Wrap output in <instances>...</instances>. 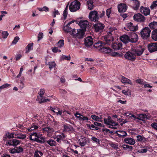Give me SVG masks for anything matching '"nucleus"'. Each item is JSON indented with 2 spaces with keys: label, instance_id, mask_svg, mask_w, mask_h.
<instances>
[{
  "label": "nucleus",
  "instance_id": "nucleus-1",
  "mask_svg": "<svg viewBox=\"0 0 157 157\" xmlns=\"http://www.w3.org/2000/svg\"><path fill=\"white\" fill-rule=\"evenodd\" d=\"M116 28L114 27H110L108 28L107 30L108 35L104 36V39L108 44H110L114 40V38L112 36L115 34V31H116Z\"/></svg>",
  "mask_w": 157,
  "mask_h": 157
},
{
  "label": "nucleus",
  "instance_id": "nucleus-2",
  "mask_svg": "<svg viewBox=\"0 0 157 157\" xmlns=\"http://www.w3.org/2000/svg\"><path fill=\"white\" fill-rule=\"evenodd\" d=\"M104 123L108 127L116 129L118 127V124L113 121L110 117H109L108 118H105L104 120Z\"/></svg>",
  "mask_w": 157,
  "mask_h": 157
},
{
  "label": "nucleus",
  "instance_id": "nucleus-3",
  "mask_svg": "<svg viewBox=\"0 0 157 157\" xmlns=\"http://www.w3.org/2000/svg\"><path fill=\"white\" fill-rule=\"evenodd\" d=\"M71 34L73 37L76 38L81 39L83 38L85 34V31L81 29H73Z\"/></svg>",
  "mask_w": 157,
  "mask_h": 157
},
{
  "label": "nucleus",
  "instance_id": "nucleus-4",
  "mask_svg": "<svg viewBox=\"0 0 157 157\" xmlns=\"http://www.w3.org/2000/svg\"><path fill=\"white\" fill-rule=\"evenodd\" d=\"M80 3L77 0L72 2L70 4L69 8L71 12H75L78 10L80 7Z\"/></svg>",
  "mask_w": 157,
  "mask_h": 157
},
{
  "label": "nucleus",
  "instance_id": "nucleus-5",
  "mask_svg": "<svg viewBox=\"0 0 157 157\" xmlns=\"http://www.w3.org/2000/svg\"><path fill=\"white\" fill-rule=\"evenodd\" d=\"M44 93V89H41L38 93L39 96H38L36 100L40 103L49 101V100L48 99H45L43 97Z\"/></svg>",
  "mask_w": 157,
  "mask_h": 157
},
{
  "label": "nucleus",
  "instance_id": "nucleus-6",
  "mask_svg": "<svg viewBox=\"0 0 157 157\" xmlns=\"http://www.w3.org/2000/svg\"><path fill=\"white\" fill-rule=\"evenodd\" d=\"M132 49L136 56H141L143 53L145 48L143 46H139L133 48H132Z\"/></svg>",
  "mask_w": 157,
  "mask_h": 157
},
{
  "label": "nucleus",
  "instance_id": "nucleus-7",
  "mask_svg": "<svg viewBox=\"0 0 157 157\" xmlns=\"http://www.w3.org/2000/svg\"><path fill=\"white\" fill-rule=\"evenodd\" d=\"M89 18L91 21L96 22L98 21L99 16L98 12L95 10L90 11L89 14Z\"/></svg>",
  "mask_w": 157,
  "mask_h": 157
},
{
  "label": "nucleus",
  "instance_id": "nucleus-8",
  "mask_svg": "<svg viewBox=\"0 0 157 157\" xmlns=\"http://www.w3.org/2000/svg\"><path fill=\"white\" fill-rule=\"evenodd\" d=\"M151 32V30L148 27H145L140 32L141 37L144 39H147L149 37Z\"/></svg>",
  "mask_w": 157,
  "mask_h": 157
},
{
  "label": "nucleus",
  "instance_id": "nucleus-9",
  "mask_svg": "<svg viewBox=\"0 0 157 157\" xmlns=\"http://www.w3.org/2000/svg\"><path fill=\"white\" fill-rule=\"evenodd\" d=\"M124 56L126 59L132 61H134L136 58V56L132 49L131 51L126 52Z\"/></svg>",
  "mask_w": 157,
  "mask_h": 157
},
{
  "label": "nucleus",
  "instance_id": "nucleus-10",
  "mask_svg": "<svg viewBox=\"0 0 157 157\" xmlns=\"http://www.w3.org/2000/svg\"><path fill=\"white\" fill-rule=\"evenodd\" d=\"M124 29L128 31H135L138 29V26L137 25H134L132 23L130 22L127 24V27H124Z\"/></svg>",
  "mask_w": 157,
  "mask_h": 157
},
{
  "label": "nucleus",
  "instance_id": "nucleus-11",
  "mask_svg": "<svg viewBox=\"0 0 157 157\" xmlns=\"http://www.w3.org/2000/svg\"><path fill=\"white\" fill-rule=\"evenodd\" d=\"M78 23L79 25L83 30L89 27V25L88 22L86 20H82L79 22H78Z\"/></svg>",
  "mask_w": 157,
  "mask_h": 157
},
{
  "label": "nucleus",
  "instance_id": "nucleus-12",
  "mask_svg": "<svg viewBox=\"0 0 157 157\" xmlns=\"http://www.w3.org/2000/svg\"><path fill=\"white\" fill-rule=\"evenodd\" d=\"M133 18L135 21L139 22H144L145 20L144 16L140 13L135 14Z\"/></svg>",
  "mask_w": 157,
  "mask_h": 157
},
{
  "label": "nucleus",
  "instance_id": "nucleus-13",
  "mask_svg": "<svg viewBox=\"0 0 157 157\" xmlns=\"http://www.w3.org/2000/svg\"><path fill=\"white\" fill-rule=\"evenodd\" d=\"M23 151V148L21 146L10 149L9 152L11 154L19 153Z\"/></svg>",
  "mask_w": 157,
  "mask_h": 157
},
{
  "label": "nucleus",
  "instance_id": "nucleus-14",
  "mask_svg": "<svg viewBox=\"0 0 157 157\" xmlns=\"http://www.w3.org/2000/svg\"><path fill=\"white\" fill-rule=\"evenodd\" d=\"M94 26L96 32H101L103 30L105 25L101 23H98L94 24Z\"/></svg>",
  "mask_w": 157,
  "mask_h": 157
},
{
  "label": "nucleus",
  "instance_id": "nucleus-15",
  "mask_svg": "<svg viewBox=\"0 0 157 157\" xmlns=\"http://www.w3.org/2000/svg\"><path fill=\"white\" fill-rule=\"evenodd\" d=\"M129 42L132 43H135L138 40V36L136 33L134 32H132L129 35Z\"/></svg>",
  "mask_w": 157,
  "mask_h": 157
},
{
  "label": "nucleus",
  "instance_id": "nucleus-16",
  "mask_svg": "<svg viewBox=\"0 0 157 157\" xmlns=\"http://www.w3.org/2000/svg\"><path fill=\"white\" fill-rule=\"evenodd\" d=\"M148 50L150 52L157 51V43H151L147 46Z\"/></svg>",
  "mask_w": 157,
  "mask_h": 157
},
{
  "label": "nucleus",
  "instance_id": "nucleus-17",
  "mask_svg": "<svg viewBox=\"0 0 157 157\" xmlns=\"http://www.w3.org/2000/svg\"><path fill=\"white\" fill-rule=\"evenodd\" d=\"M93 44V39L91 36H89L85 39L84 44L87 47L91 46Z\"/></svg>",
  "mask_w": 157,
  "mask_h": 157
},
{
  "label": "nucleus",
  "instance_id": "nucleus-18",
  "mask_svg": "<svg viewBox=\"0 0 157 157\" xmlns=\"http://www.w3.org/2000/svg\"><path fill=\"white\" fill-rule=\"evenodd\" d=\"M118 10L120 13L125 12L127 9L126 5L124 3L119 4L117 6Z\"/></svg>",
  "mask_w": 157,
  "mask_h": 157
},
{
  "label": "nucleus",
  "instance_id": "nucleus-19",
  "mask_svg": "<svg viewBox=\"0 0 157 157\" xmlns=\"http://www.w3.org/2000/svg\"><path fill=\"white\" fill-rule=\"evenodd\" d=\"M42 131L44 132H47L48 135L51 137L52 136V134L54 131V129L52 128L46 127L42 128Z\"/></svg>",
  "mask_w": 157,
  "mask_h": 157
},
{
  "label": "nucleus",
  "instance_id": "nucleus-20",
  "mask_svg": "<svg viewBox=\"0 0 157 157\" xmlns=\"http://www.w3.org/2000/svg\"><path fill=\"white\" fill-rule=\"evenodd\" d=\"M140 12L145 16L149 15L150 14V10L148 7H145L141 6L140 9Z\"/></svg>",
  "mask_w": 157,
  "mask_h": 157
},
{
  "label": "nucleus",
  "instance_id": "nucleus-21",
  "mask_svg": "<svg viewBox=\"0 0 157 157\" xmlns=\"http://www.w3.org/2000/svg\"><path fill=\"white\" fill-rule=\"evenodd\" d=\"M66 137V136L65 134L63 133H62L57 136L56 141L59 143H60L61 141H63V142H65L66 141V140H65Z\"/></svg>",
  "mask_w": 157,
  "mask_h": 157
},
{
  "label": "nucleus",
  "instance_id": "nucleus-22",
  "mask_svg": "<svg viewBox=\"0 0 157 157\" xmlns=\"http://www.w3.org/2000/svg\"><path fill=\"white\" fill-rule=\"evenodd\" d=\"M122 44L119 42L114 43L112 44V48L115 50H118L122 48Z\"/></svg>",
  "mask_w": 157,
  "mask_h": 157
},
{
  "label": "nucleus",
  "instance_id": "nucleus-23",
  "mask_svg": "<svg viewBox=\"0 0 157 157\" xmlns=\"http://www.w3.org/2000/svg\"><path fill=\"white\" fill-rule=\"evenodd\" d=\"M78 142L80 146L84 147L87 144V141L86 138L82 136L80 137L78 140Z\"/></svg>",
  "mask_w": 157,
  "mask_h": 157
},
{
  "label": "nucleus",
  "instance_id": "nucleus-24",
  "mask_svg": "<svg viewBox=\"0 0 157 157\" xmlns=\"http://www.w3.org/2000/svg\"><path fill=\"white\" fill-rule=\"evenodd\" d=\"M124 142L126 144L131 145H134L136 142L135 140L131 137H127L124 139Z\"/></svg>",
  "mask_w": 157,
  "mask_h": 157
},
{
  "label": "nucleus",
  "instance_id": "nucleus-25",
  "mask_svg": "<svg viewBox=\"0 0 157 157\" xmlns=\"http://www.w3.org/2000/svg\"><path fill=\"white\" fill-rule=\"evenodd\" d=\"M26 137L25 134H22L20 132H15V138L18 139L23 140Z\"/></svg>",
  "mask_w": 157,
  "mask_h": 157
},
{
  "label": "nucleus",
  "instance_id": "nucleus-26",
  "mask_svg": "<svg viewBox=\"0 0 157 157\" xmlns=\"http://www.w3.org/2000/svg\"><path fill=\"white\" fill-rule=\"evenodd\" d=\"M29 139L32 141H36L38 142L40 141L39 139V136L36 132L33 133L30 135Z\"/></svg>",
  "mask_w": 157,
  "mask_h": 157
},
{
  "label": "nucleus",
  "instance_id": "nucleus-27",
  "mask_svg": "<svg viewBox=\"0 0 157 157\" xmlns=\"http://www.w3.org/2000/svg\"><path fill=\"white\" fill-rule=\"evenodd\" d=\"M129 36L126 35H124L120 37V40L125 44L129 42Z\"/></svg>",
  "mask_w": 157,
  "mask_h": 157
},
{
  "label": "nucleus",
  "instance_id": "nucleus-28",
  "mask_svg": "<svg viewBox=\"0 0 157 157\" xmlns=\"http://www.w3.org/2000/svg\"><path fill=\"white\" fill-rule=\"evenodd\" d=\"M121 81L124 84H125L126 83H128L130 85L132 84V82L130 80L122 76H121Z\"/></svg>",
  "mask_w": 157,
  "mask_h": 157
},
{
  "label": "nucleus",
  "instance_id": "nucleus-29",
  "mask_svg": "<svg viewBox=\"0 0 157 157\" xmlns=\"http://www.w3.org/2000/svg\"><path fill=\"white\" fill-rule=\"evenodd\" d=\"M116 133L119 137H123L127 136V134L126 132L122 130L116 131Z\"/></svg>",
  "mask_w": 157,
  "mask_h": 157
},
{
  "label": "nucleus",
  "instance_id": "nucleus-30",
  "mask_svg": "<svg viewBox=\"0 0 157 157\" xmlns=\"http://www.w3.org/2000/svg\"><path fill=\"white\" fill-rule=\"evenodd\" d=\"M133 8L135 10L138 9L140 6V2L137 0H133Z\"/></svg>",
  "mask_w": 157,
  "mask_h": 157
},
{
  "label": "nucleus",
  "instance_id": "nucleus-31",
  "mask_svg": "<svg viewBox=\"0 0 157 157\" xmlns=\"http://www.w3.org/2000/svg\"><path fill=\"white\" fill-rule=\"evenodd\" d=\"M46 142L51 147L55 146H56L57 144L56 141L51 139H50L47 140Z\"/></svg>",
  "mask_w": 157,
  "mask_h": 157
},
{
  "label": "nucleus",
  "instance_id": "nucleus-32",
  "mask_svg": "<svg viewBox=\"0 0 157 157\" xmlns=\"http://www.w3.org/2000/svg\"><path fill=\"white\" fill-rule=\"evenodd\" d=\"M63 29L64 32L66 33H70L72 32L73 29L71 28L70 26L67 25H64L63 27Z\"/></svg>",
  "mask_w": 157,
  "mask_h": 157
},
{
  "label": "nucleus",
  "instance_id": "nucleus-33",
  "mask_svg": "<svg viewBox=\"0 0 157 157\" xmlns=\"http://www.w3.org/2000/svg\"><path fill=\"white\" fill-rule=\"evenodd\" d=\"M33 43L29 44L26 48V53L29 52L30 51L33 49Z\"/></svg>",
  "mask_w": 157,
  "mask_h": 157
},
{
  "label": "nucleus",
  "instance_id": "nucleus-34",
  "mask_svg": "<svg viewBox=\"0 0 157 157\" xmlns=\"http://www.w3.org/2000/svg\"><path fill=\"white\" fill-rule=\"evenodd\" d=\"M87 4L88 9L91 10L93 9L94 5L93 4V0H88Z\"/></svg>",
  "mask_w": 157,
  "mask_h": 157
},
{
  "label": "nucleus",
  "instance_id": "nucleus-35",
  "mask_svg": "<svg viewBox=\"0 0 157 157\" xmlns=\"http://www.w3.org/2000/svg\"><path fill=\"white\" fill-rule=\"evenodd\" d=\"M151 37L154 40L157 41V29H154L152 32Z\"/></svg>",
  "mask_w": 157,
  "mask_h": 157
},
{
  "label": "nucleus",
  "instance_id": "nucleus-36",
  "mask_svg": "<svg viewBox=\"0 0 157 157\" xmlns=\"http://www.w3.org/2000/svg\"><path fill=\"white\" fill-rule=\"evenodd\" d=\"M102 51L106 53H109L111 52V49L109 48L104 47V46L102 48H101Z\"/></svg>",
  "mask_w": 157,
  "mask_h": 157
},
{
  "label": "nucleus",
  "instance_id": "nucleus-37",
  "mask_svg": "<svg viewBox=\"0 0 157 157\" xmlns=\"http://www.w3.org/2000/svg\"><path fill=\"white\" fill-rule=\"evenodd\" d=\"M122 92L123 94L126 96H131V90L128 89L126 90H122Z\"/></svg>",
  "mask_w": 157,
  "mask_h": 157
},
{
  "label": "nucleus",
  "instance_id": "nucleus-38",
  "mask_svg": "<svg viewBox=\"0 0 157 157\" xmlns=\"http://www.w3.org/2000/svg\"><path fill=\"white\" fill-rule=\"evenodd\" d=\"M105 44H107L105 41V42H103L102 41H98L96 43H95V44L96 46V47H101V48L104 47V45H105Z\"/></svg>",
  "mask_w": 157,
  "mask_h": 157
},
{
  "label": "nucleus",
  "instance_id": "nucleus-39",
  "mask_svg": "<svg viewBox=\"0 0 157 157\" xmlns=\"http://www.w3.org/2000/svg\"><path fill=\"white\" fill-rule=\"evenodd\" d=\"M43 155V152L38 150H36L34 153V157H41Z\"/></svg>",
  "mask_w": 157,
  "mask_h": 157
},
{
  "label": "nucleus",
  "instance_id": "nucleus-40",
  "mask_svg": "<svg viewBox=\"0 0 157 157\" xmlns=\"http://www.w3.org/2000/svg\"><path fill=\"white\" fill-rule=\"evenodd\" d=\"M149 27L151 29H157V22H153L150 23L149 24Z\"/></svg>",
  "mask_w": 157,
  "mask_h": 157
},
{
  "label": "nucleus",
  "instance_id": "nucleus-41",
  "mask_svg": "<svg viewBox=\"0 0 157 157\" xmlns=\"http://www.w3.org/2000/svg\"><path fill=\"white\" fill-rule=\"evenodd\" d=\"M68 4L67 5L65 9L64 10L63 12V19L64 20L66 19L67 16V10H68Z\"/></svg>",
  "mask_w": 157,
  "mask_h": 157
},
{
  "label": "nucleus",
  "instance_id": "nucleus-42",
  "mask_svg": "<svg viewBox=\"0 0 157 157\" xmlns=\"http://www.w3.org/2000/svg\"><path fill=\"white\" fill-rule=\"evenodd\" d=\"M47 65L48 66L50 70H51L56 66V64L54 61L49 62L48 63Z\"/></svg>",
  "mask_w": 157,
  "mask_h": 157
},
{
  "label": "nucleus",
  "instance_id": "nucleus-43",
  "mask_svg": "<svg viewBox=\"0 0 157 157\" xmlns=\"http://www.w3.org/2000/svg\"><path fill=\"white\" fill-rule=\"evenodd\" d=\"M33 117L35 118V120L38 121L39 124H41L42 121V118L40 116L38 115H34Z\"/></svg>",
  "mask_w": 157,
  "mask_h": 157
},
{
  "label": "nucleus",
  "instance_id": "nucleus-44",
  "mask_svg": "<svg viewBox=\"0 0 157 157\" xmlns=\"http://www.w3.org/2000/svg\"><path fill=\"white\" fill-rule=\"evenodd\" d=\"M88 71L90 73L95 74L97 72V70L95 67H92L88 69Z\"/></svg>",
  "mask_w": 157,
  "mask_h": 157
},
{
  "label": "nucleus",
  "instance_id": "nucleus-45",
  "mask_svg": "<svg viewBox=\"0 0 157 157\" xmlns=\"http://www.w3.org/2000/svg\"><path fill=\"white\" fill-rule=\"evenodd\" d=\"M15 132L13 133H10L9 132H8L6 134V137L9 138L11 139L12 138H15Z\"/></svg>",
  "mask_w": 157,
  "mask_h": 157
},
{
  "label": "nucleus",
  "instance_id": "nucleus-46",
  "mask_svg": "<svg viewBox=\"0 0 157 157\" xmlns=\"http://www.w3.org/2000/svg\"><path fill=\"white\" fill-rule=\"evenodd\" d=\"M38 128V126L36 125L35 124H33L31 126V127L28 128L27 129L29 131H31L34 129H36Z\"/></svg>",
  "mask_w": 157,
  "mask_h": 157
},
{
  "label": "nucleus",
  "instance_id": "nucleus-47",
  "mask_svg": "<svg viewBox=\"0 0 157 157\" xmlns=\"http://www.w3.org/2000/svg\"><path fill=\"white\" fill-rule=\"evenodd\" d=\"M72 129V127L70 125H64L63 131L65 132H67L71 131Z\"/></svg>",
  "mask_w": 157,
  "mask_h": 157
},
{
  "label": "nucleus",
  "instance_id": "nucleus-48",
  "mask_svg": "<svg viewBox=\"0 0 157 157\" xmlns=\"http://www.w3.org/2000/svg\"><path fill=\"white\" fill-rule=\"evenodd\" d=\"M122 147L124 149V150H126L127 149H128L129 150L131 151L133 148V147L132 146H129L128 145L124 144L122 145Z\"/></svg>",
  "mask_w": 157,
  "mask_h": 157
},
{
  "label": "nucleus",
  "instance_id": "nucleus-49",
  "mask_svg": "<svg viewBox=\"0 0 157 157\" xmlns=\"http://www.w3.org/2000/svg\"><path fill=\"white\" fill-rule=\"evenodd\" d=\"M57 45L59 48L63 47L64 45V40H60L57 43Z\"/></svg>",
  "mask_w": 157,
  "mask_h": 157
},
{
  "label": "nucleus",
  "instance_id": "nucleus-50",
  "mask_svg": "<svg viewBox=\"0 0 157 157\" xmlns=\"http://www.w3.org/2000/svg\"><path fill=\"white\" fill-rule=\"evenodd\" d=\"M24 80V77H22L21 78V80L20 81V84L19 85V88L20 89H22L24 86V84L23 82V81Z\"/></svg>",
  "mask_w": 157,
  "mask_h": 157
},
{
  "label": "nucleus",
  "instance_id": "nucleus-51",
  "mask_svg": "<svg viewBox=\"0 0 157 157\" xmlns=\"http://www.w3.org/2000/svg\"><path fill=\"white\" fill-rule=\"evenodd\" d=\"M11 85L7 83L2 85L0 86V90H2L5 88H7L8 87L11 86Z\"/></svg>",
  "mask_w": 157,
  "mask_h": 157
},
{
  "label": "nucleus",
  "instance_id": "nucleus-52",
  "mask_svg": "<svg viewBox=\"0 0 157 157\" xmlns=\"http://www.w3.org/2000/svg\"><path fill=\"white\" fill-rule=\"evenodd\" d=\"M12 142L13 146H16L20 144V141L15 139L12 140Z\"/></svg>",
  "mask_w": 157,
  "mask_h": 157
},
{
  "label": "nucleus",
  "instance_id": "nucleus-53",
  "mask_svg": "<svg viewBox=\"0 0 157 157\" xmlns=\"http://www.w3.org/2000/svg\"><path fill=\"white\" fill-rule=\"evenodd\" d=\"M61 60H69L71 59V57L70 56H67L65 55H63L61 57Z\"/></svg>",
  "mask_w": 157,
  "mask_h": 157
},
{
  "label": "nucleus",
  "instance_id": "nucleus-54",
  "mask_svg": "<svg viewBox=\"0 0 157 157\" xmlns=\"http://www.w3.org/2000/svg\"><path fill=\"white\" fill-rule=\"evenodd\" d=\"M9 33L7 31H4L2 32V36L3 38H6L7 37Z\"/></svg>",
  "mask_w": 157,
  "mask_h": 157
},
{
  "label": "nucleus",
  "instance_id": "nucleus-55",
  "mask_svg": "<svg viewBox=\"0 0 157 157\" xmlns=\"http://www.w3.org/2000/svg\"><path fill=\"white\" fill-rule=\"evenodd\" d=\"M157 6V1H154L150 6V8L151 9H153Z\"/></svg>",
  "mask_w": 157,
  "mask_h": 157
},
{
  "label": "nucleus",
  "instance_id": "nucleus-56",
  "mask_svg": "<svg viewBox=\"0 0 157 157\" xmlns=\"http://www.w3.org/2000/svg\"><path fill=\"white\" fill-rule=\"evenodd\" d=\"M19 39V37L18 36H17L15 37L13 40L12 41L11 45L15 44L17 42Z\"/></svg>",
  "mask_w": 157,
  "mask_h": 157
},
{
  "label": "nucleus",
  "instance_id": "nucleus-57",
  "mask_svg": "<svg viewBox=\"0 0 157 157\" xmlns=\"http://www.w3.org/2000/svg\"><path fill=\"white\" fill-rule=\"evenodd\" d=\"M91 140H93V142H95L97 144H100V140L94 136H93L91 137Z\"/></svg>",
  "mask_w": 157,
  "mask_h": 157
},
{
  "label": "nucleus",
  "instance_id": "nucleus-58",
  "mask_svg": "<svg viewBox=\"0 0 157 157\" xmlns=\"http://www.w3.org/2000/svg\"><path fill=\"white\" fill-rule=\"evenodd\" d=\"M52 51L54 53H56L58 52H61V51L58 49V47H55L54 48H52Z\"/></svg>",
  "mask_w": 157,
  "mask_h": 157
},
{
  "label": "nucleus",
  "instance_id": "nucleus-59",
  "mask_svg": "<svg viewBox=\"0 0 157 157\" xmlns=\"http://www.w3.org/2000/svg\"><path fill=\"white\" fill-rule=\"evenodd\" d=\"M81 117L80 118V121H87L90 120V119L86 117L83 116L82 115H81Z\"/></svg>",
  "mask_w": 157,
  "mask_h": 157
},
{
  "label": "nucleus",
  "instance_id": "nucleus-60",
  "mask_svg": "<svg viewBox=\"0 0 157 157\" xmlns=\"http://www.w3.org/2000/svg\"><path fill=\"white\" fill-rule=\"evenodd\" d=\"M138 118H140L142 120V119H144L146 118L147 116L145 114H141L138 115Z\"/></svg>",
  "mask_w": 157,
  "mask_h": 157
},
{
  "label": "nucleus",
  "instance_id": "nucleus-61",
  "mask_svg": "<svg viewBox=\"0 0 157 157\" xmlns=\"http://www.w3.org/2000/svg\"><path fill=\"white\" fill-rule=\"evenodd\" d=\"M91 117L94 120L99 121V117L95 115H91Z\"/></svg>",
  "mask_w": 157,
  "mask_h": 157
},
{
  "label": "nucleus",
  "instance_id": "nucleus-62",
  "mask_svg": "<svg viewBox=\"0 0 157 157\" xmlns=\"http://www.w3.org/2000/svg\"><path fill=\"white\" fill-rule=\"evenodd\" d=\"M54 10V12L53 13V17H55L56 15H59V13L57 10L55 9Z\"/></svg>",
  "mask_w": 157,
  "mask_h": 157
},
{
  "label": "nucleus",
  "instance_id": "nucleus-63",
  "mask_svg": "<svg viewBox=\"0 0 157 157\" xmlns=\"http://www.w3.org/2000/svg\"><path fill=\"white\" fill-rule=\"evenodd\" d=\"M147 151V149L146 148H142L138 150V152L140 153H145Z\"/></svg>",
  "mask_w": 157,
  "mask_h": 157
},
{
  "label": "nucleus",
  "instance_id": "nucleus-64",
  "mask_svg": "<svg viewBox=\"0 0 157 157\" xmlns=\"http://www.w3.org/2000/svg\"><path fill=\"white\" fill-rule=\"evenodd\" d=\"M102 131L105 134H107L108 132L110 133H112V132L110 131L109 129L106 128H104L102 129Z\"/></svg>",
  "mask_w": 157,
  "mask_h": 157
}]
</instances>
